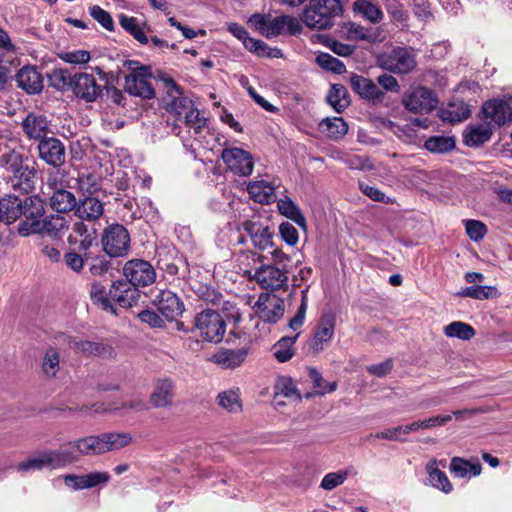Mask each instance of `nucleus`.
Listing matches in <instances>:
<instances>
[{
	"label": "nucleus",
	"mask_w": 512,
	"mask_h": 512,
	"mask_svg": "<svg viewBox=\"0 0 512 512\" xmlns=\"http://www.w3.org/2000/svg\"><path fill=\"white\" fill-rule=\"evenodd\" d=\"M269 254L271 255V262L264 263L267 259L266 255L249 252L254 263H262L255 269L254 275L251 278L263 289L272 291L285 290L288 288L289 274L292 269L291 257L280 248H274L269 251Z\"/></svg>",
	"instance_id": "obj_1"
},
{
	"label": "nucleus",
	"mask_w": 512,
	"mask_h": 512,
	"mask_svg": "<svg viewBox=\"0 0 512 512\" xmlns=\"http://www.w3.org/2000/svg\"><path fill=\"white\" fill-rule=\"evenodd\" d=\"M132 442L129 433L105 432L97 435H88L70 441L63 445L64 452L71 454V464L79 461L81 457H91L105 454L109 451L119 450Z\"/></svg>",
	"instance_id": "obj_2"
},
{
	"label": "nucleus",
	"mask_w": 512,
	"mask_h": 512,
	"mask_svg": "<svg viewBox=\"0 0 512 512\" xmlns=\"http://www.w3.org/2000/svg\"><path fill=\"white\" fill-rule=\"evenodd\" d=\"M344 2L345 0H309L301 20L312 29H329L334 25L335 19L342 15Z\"/></svg>",
	"instance_id": "obj_3"
},
{
	"label": "nucleus",
	"mask_w": 512,
	"mask_h": 512,
	"mask_svg": "<svg viewBox=\"0 0 512 512\" xmlns=\"http://www.w3.org/2000/svg\"><path fill=\"white\" fill-rule=\"evenodd\" d=\"M124 67L130 71L125 77V91L143 99L154 98L155 91L148 81L152 76L150 67L133 60L125 61Z\"/></svg>",
	"instance_id": "obj_4"
},
{
	"label": "nucleus",
	"mask_w": 512,
	"mask_h": 512,
	"mask_svg": "<svg viewBox=\"0 0 512 512\" xmlns=\"http://www.w3.org/2000/svg\"><path fill=\"white\" fill-rule=\"evenodd\" d=\"M73 457L64 452L63 447L56 450H43L29 457L16 466L19 472L40 471L44 468L50 470L64 468L71 464Z\"/></svg>",
	"instance_id": "obj_5"
},
{
	"label": "nucleus",
	"mask_w": 512,
	"mask_h": 512,
	"mask_svg": "<svg viewBox=\"0 0 512 512\" xmlns=\"http://www.w3.org/2000/svg\"><path fill=\"white\" fill-rule=\"evenodd\" d=\"M101 244L109 257H124L130 250V234L122 224L108 225L102 233Z\"/></svg>",
	"instance_id": "obj_6"
},
{
	"label": "nucleus",
	"mask_w": 512,
	"mask_h": 512,
	"mask_svg": "<svg viewBox=\"0 0 512 512\" xmlns=\"http://www.w3.org/2000/svg\"><path fill=\"white\" fill-rule=\"evenodd\" d=\"M402 104L409 112L427 114L437 107L438 98L428 87L412 86L404 93Z\"/></svg>",
	"instance_id": "obj_7"
},
{
	"label": "nucleus",
	"mask_w": 512,
	"mask_h": 512,
	"mask_svg": "<svg viewBox=\"0 0 512 512\" xmlns=\"http://www.w3.org/2000/svg\"><path fill=\"white\" fill-rule=\"evenodd\" d=\"M194 327L207 342L219 343L226 331L222 316L214 310H204L196 315Z\"/></svg>",
	"instance_id": "obj_8"
},
{
	"label": "nucleus",
	"mask_w": 512,
	"mask_h": 512,
	"mask_svg": "<svg viewBox=\"0 0 512 512\" xmlns=\"http://www.w3.org/2000/svg\"><path fill=\"white\" fill-rule=\"evenodd\" d=\"M379 63L384 69L396 74H407L413 71L417 65L414 50L408 47L394 48L389 53L382 55Z\"/></svg>",
	"instance_id": "obj_9"
},
{
	"label": "nucleus",
	"mask_w": 512,
	"mask_h": 512,
	"mask_svg": "<svg viewBox=\"0 0 512 512\" xmlns=\"http://www.w3.org/2000/svg\"><path fill=\"white\" fill-rule=\"evenodd\" d=\"M238 230L246 233L255 249L265 251L275 248L274 229L267 223L260 220H245L239 224Z\"/></svg>",
	"instance_id": "obj_10"
},
{
	"label": "nucleus",
	"mask_w": 512,
	"mask_h": 512,
	"mask_svg": "<svg viewBox=\"0 0 512 512\" xmlns=\"http://www.w3.org/2000/svg\"><path fill=\"white\" fill-rule=\"evenodd\" d=\"M253 309L261 321L275 324L284 316V299L272 293H261Z\"/></svg>",
	"instance_id": "obj_11"
},
{
	"label": "nucleus",
	"mask_w": 512,
	"mask_h": 512,
	"mask_svg": "<svg viewBox=\"0 0 512 512\" xmlns=\"http://www.w3.org/2000/svg\"><path fill=\"white\" fill-rule=\"evenodd\" d=\"M227 30L240 40L247 50L259 57L281 58L283 56L280 49L271 48L264 41L250 37L248 31L238 23H229Z\"/></svg>",
	"instance_id": "obj_12"
},
{
	"label": "nucleus",
	"mask_w": 512,
	"mask_h": 512,
	"mask_svg": "<svg viewBox=\"0 0 512 512\" xmlns=\"http://www.w3.org/2000/svg\"><path fill=\"white\" fill-rule=\"evenodd\" d=\"M21 216L23 220L18 224V232L22 236H28L30 234H36V231H32V223L42 222L45 213L44 202L37 196L32 195L22 200L21 205Z\"/></svg>",
	"instance_id": "obj_13"
},
{
	"label": "nucleus",
	"mask_w": 512,
	"mask_h": 512,
	"mask_svg": "<svg viewBox=\"0 0 512 512\" xmlns=\"http://www.w3.org/2000/svg\"><path fill=\"white\" fill-rule=\"evenodd\" d=\"M38 158L46 165L60 169L66 162V148L57 137L48 136L37 142Z\"/></svg>",
	"instance_id": "obj_14"
},
{
	"label": "nucleus",
	"mask_w": 512,
	"mask_h": 512,
	"mask_svg": "<svg viewBox=\"0 0 512 512\" xmlns=\"http://www.w3.org/2000/svg\"><path fill=\"white\" fill-rule=\"evenodd\" d=\"M123 274L136 288L149 286L156 280L154 267L143 259L127 261L123 267Z\"/></svg>",
	"instance_id": "obj_15"
},
{
	"label": "nucleus",
	"mask_w": 512,
	"mask_h": 512,
	"mask_svg": "<svg viewBox=\"0 0 512 512\" xmlns=\"http://www.w3.org/2000/svg\"><path fill=\"white\" fill-rule=\"evenodd\" d=\"M51 120L43 113L29 112L20 123L22 132L28 140L41 141L52 134Z\"/></svg>",
	"instance_id": "obj_16"
},
{
	"label": "nucleus",
	"mask_w": 512,
	"mask_h": 512,
	"mask_svg": "<svg viewBox=\"0 0 512 512\" xmlns=\"http://www.w3.org/2000/svg\"><path fill=\"white\" fill-rule=\"evenodd\" d=\"M221 158L228 169L240 176H249L254 167V159L250 152L241 148H225L222 151Z\"/></svg>",
	"instance_id": "obj_17"
},
{
	"label": "nucleus",
	"mask_w": 512,
	"mask_h": 512,
	"mask_svg": "<svg viewBox=\"0 0 512 512\" xmlns=\"http://www.w3.org/2000/svg\"><path fill=\"white\" fill-rule=\"evenodd\" d=\"M158 78L164 83L171 101L167 103L166 110L180 117L193 106L192 100L183 95L181 87L167 74L160 73Z\"/></svg>",
	"instance_id": "obj_18"
},
{
	"label": "nucleus",
	"mask_w": 512,
	"mask_h": 512,
	"mask_svg": "<svg viewBox=\"0 0 512 512\" xmlns=\"http://www.w3.org/2000/svg\"><path fill=\"white\" fill-rule=\"evenodd\" d=\"M73 94L86 101L94 102L102 94V87L97 84L93 75L88 73H76L70 89Z\"/></svg>",
	"instance_id": "obj_19"
},
{
	"label": "nucleus",
	"mask_w": 512,
	"mask_h": 512,
	"mask_svg": "<svg viewBox=\"0 0 512 512\" xmlns=\"http://www.w3.org/2000/svg\"><path fill=\"white\" fill-rule=\"evenodd\" d=\"M109 297L123 308H130L137 304L140 293L126 278L114 281L109 289Z\"/></svg>",
	"instance_id": "obj_20"
},
{
	"label": "nucleus",
	"mask_w": 512,
	"mask_h": 512,
	"mask_svg": "<svg viewBox=\"0 0 512 512\" xmlns=\"http://www.w3.org/2000/svg\"><path fill=\"white\" fill-rule=\"evenodd\" d=\"M482 112L498 126L505 125L512 121V97L489 100L484 103Z\"/></svg>",
	"instance_id": "obj_21"
},
{
	"label": "nucleus",
	"mask_w": 512,
	"mask_h": 512,
	"mask_svg": "<svg viewBox=\"0 0 512 512\" xmlns=\"http://www.w3.org/2000/svg\"><path fill=\"white\" fill-rule=\"evenodd\" d=\"M5 177L7 185L13 191L28 194L35 188L36 170L34 167L23 164Z\"/></svg>",
	"instance_id": "obj_22"
},
{
	"label": "nucleus",
	"mask_w": 512,
	"mask_h": 512,
	"mask_svg": "<svg viewBox=\"0 0 512 512\" xmlns=\"http://www.w3.org/2000/svg\"><path fill=\"white\" fill-rule=\"evenodd\" d=\"M336 317L332 313L323 314L316 326L314 336L309 344L315 354L324 349V345L329 343L335 330Z\"/></svg>",
	"instance_id": "obj_23"
},
{
	"label": "nucleus",
	"mask_w": 512,
	"mask_h": 512,
	"mask_svg": "<svg viewBox=\"0 0 512 512\" xmlns=\"http://www.w3.org/2000/svg\"><path fill=\"white\" fill-rule=\"evenodd\" d=\"M175 382L171 378H158L153 385L149 401L154 408H167L173 404Z\"/></svg>",
	"instance_id": "obj_24"
},
{
	"label": "nucleus",
	"mask_w": 512,
	"mask_h": 512,
	"mask_svg": "<svg viewBox=\"0 0 512 512\" xmlns=\"http://www.w3.org/2000/svg\"><path fill=\"white\" fill-rule=\"evenodd\" d=\"M351 89L362 99L373 104L381 103L384 99V92L379 89L376 83L364 76L352 73L349 79Z\"/></svg>",
	"instance_id": "obj_25"
},
{
	"label": "nucleus",
	"mask_w": 512,
	"mask_h": 512,
	"mask_svg": "<svg viewBox=\"0 0 512 512\" xmlns=\"http://www.w3.org/2000/svg\"><path fill=\"white\" fill-rule=\"evenodd\" d=\"M96 234L97 229L94 224L86 223L85 220L78 219L73 223L67 241L70 246L76 245V236L84 235V238L81 239L80 242V252H82L84 256H89V250L96 242Z\"/></svg>",
	"instance_id": "obj_26"
},
{
	"label": "nucleus",
	"mask_w": 512,
	"mask_h": 512,
	"mask_svg": "<svg viewBox=\"0 0 512 512\" xmlns=\"http://www.w3.org/2000/svg\"><path fill=\"white\" fill-rule=\"evenodd\" d=\"M157 310L168 320H175L184 311L180 298L169 290L160 291L155 299Z\"/></svg>",
	"instance_id": "obj_27"
},
{
	"label": "nucleus",
	"mask_w": 512,
	"mask_h": 512,
	"mask_svg": "<svg viewBox=\"0 0 512 512\" xmlns=\"http://www.w3.org/2000/svg\"><path fill=\"white\" fill-rule=\"evenodd\" d=\"M302 30V26L297 18L289 15H282L271 18L269 15L267 30L265 33V37L270 39L285 32H288L291 35H295L300 33Z\"/></svg>",
	"instance_id": "obj_28"
},
{
	"label": "nucleus",
	"mask_w": 512,
	"mask_h": 512,
	"mask_svg": "<svg viewBox=\"0 0 512 512\" xmlns=\"http://www.w3.org/2000/svg\"><path fill=\"white\" fill-rule=\"evenodd\" d=\"M69 347L87 357L98 356L104 359L114 357V350L112 346L101 342L71 338L69 340Z\"/></svg>",
	"instance_id": "obj_29"
},
{
	"label": "nucleus",
	"mask_w": 512,
	"mask_h": 512,
	"mask_svg": "<svg viewBox=\"0 0 512 512\" xmlns=\"http://www.w3.org/2000/svg\"><path fill=\"white\" fill-rule=\"evenodd\" d=\"M104 213V204L99 196H83L77 200L75 215L87 222L98 220Z\"/></svg>",
	"instance_id": "obj_30"
},
{
	"label": "nucleus",
	"mask_w": 512,
	"mask_h": 512,
	"mask_svg": "<svg viewBox=\"0 0 512 512\" xmlns=\"http://www.w3.org/2000/svg\"><path fill=\"white\" fill-rule=\"evenodd\" d=\"M32 231L47 235L51 238H61L68 230V221L64 216L51 215L43 219L42 222H34L31 226Z\"/></svg>",
	"instance_id": "obj_31"
},
{
	"label": "nucleus",
	"mask_w": 512,
	"mask_h": 512,
	"mask_svg": "<svg viewBox=\"0 0 512 512\" xmlns=\"http://www.w3.org/2000/svg\"><path fill=\"white\" fill-rule=\"evenodd\" d=\"M16 82L27 94H38L43 89L42 76L35 67H22L16 74Z\"/></svg>",
	"instance_id": "obj_32"
},
{
	"label": "nucleus",
	"mask_w": 512,
	"mask_h": 512,
	"mask_svg": "<svg viewBox=\"0 0 512 512\" xmlns=\"http://www.w3.org/2000/svg\"><path fill=\"white\" fill-rule=\"evenodd\" d=\"M492 125L490 122L469 125L463 132V142L469 147H478L490 140Z\"/></svg>",
	"instance_id": "obj_33"
},
{
	"label": "nucleus",
	"mask_w": 512,
	"mask_h": 512,
	"mask_svg": "<svg viewBox=\"0 0 512 512\" xmlns=\"http://www.w3.org/2000/svg\"><path fill=\"white\" fill-rule=\"evenodd\" d=\"M49 205L52 210L58 213H69L75 211L77 198L73 192L64 188H54L49 196Z\"/></svg>",
	"instance_id": "obj_34"
},
{
	"label": "nucleus",
	"mask_w": 512,
	"mask_h": 512,
	"mask_svg": "<svg viewBox=\"0 0 512 512\" xmlns=\"http://www.w3.org/2000/svg\"><path fill=\"white\" fill-rule=\"evenodd\" d=\"M247 348L225 349L213 355V361L226 369L239 367L247 358Z\"/></svg>",
	"instance_id": "obj_35"
},
{
	"label": "nucleus",
	"mask_w": 512,
	"mask_h": 512,
	"mask_svg": "<svg viewBox=\"0 0 512 512\" xmlns=\"http://www.w3.org/2000/svg\"><path fill=\"white\" fill-rule=\"evenodd\" d=\"M247 191L250 197L260 204H270L276 199L274 186L265 180L249 182Z\"/></svg>",
	"instance_id": "obj_36"
},
{
	"label": "nucleus",
	"mask_w": 512,
	"mask_h": 512,
	"mask_svg": "<svg viewBox=\"0 0 512 512\" xmlns=\"http://www.w3.org/2000/svg\"><path fill=\"white\" fill-rule=\"evenodd\" d=\"M13 143L0 144V168L9 175L23 165V154L12 147Z\"/></svg>",
	"instance_id": "obj_37"
},
{
	"label": "nucleus",
	"mask_w": 512,
	"mask_h": 512,
	"mask_svg": "<svg viewBox=\"0 0 512 512\" xmlns=\"http://www.w3.org/2000/svg\"><path fill=\"white\" fill-rule=\"evenodd\" d=\"M22 200L14 195L0 199V221L11 224L21 217Z\"/></svg>",
	"instance_id": "obj_38"
},
{
	"label": "nucleus",
	"mask_w": 512,
	"mask_h": 512,
	"mask_svg": "<svg viewBox=\"0 0 512 512\" xmlns=\"http://www.w3.org/2000/svg\"><path fill=\"white\" fill-rule=\"evenodd\" d=\"M274 402L277 406L284 405L278 401L279 397H285L295 401H301V395L297 390L294 381L289 377H281L275 384Z\"/></svg>",
	"instance_id": "obj_39"
},
{
	"label": "nucleus",
	"mask_w": 512,
	"mask_h": 512,
	"mask_svg": "<svg viewBox=\"0 0 512 512\" xmlns=\"http://www.w3.org/2000/svg\"><path fill=\"white\" fill-rule=\"evenodd\" d=\"M470 116V110L464 102L450 103L447 108L439 110V117L444 122L459 123Z\"/></svg>",
	"instance_id": "obj_40"
},
{
	"label": "nucleus",
	"mask_w": 512,
	"mask_h": 512,
	"mask_svg": "<svg viewBox=\"0 0 512 512\" xmlns=\"http://www.w3.org/2000/svg\"><path fill=\"white\" fill-rule=\"evenodd\" d=\"M482 467L480 463H471L460 457H454L450 463L451 473L458 478L477 476L481 473Z\"/></svg>",
	"instance_id": "obj_41"
},
{
	"label": "nucleus",
	"mask_w": 512,
	"mask_h": 512,
	"mask_svg": "<svg viewBox=\"0 0 512 512\" xmlns=\"http://www.w3.org/2000/svg\"><path fill=\"white\" fill-rule=\"evenodd\" d=\"M299 336H285L278 340L272 347L274 357L281 363L289 361L295 354L294 344Z\"/></svg>",
	"instance_id": "obj_42"
},
{
	"label": "nucleus",
	"mask_w": 512,
	"mask_h": 512,
	"mask_svg": "<svg viewBox=\"0 0 512 512\" xmlns=\"http://www.w3.org/2000/svg\"><path fill=\"white\" fill-rule=\"evenodd\" d=\"M327 101L337 113H341L350 105V96L343 85L333 84L327 95Z\"/></svg>",
	"instance_id": "obj_43"
},
{
	"label": "nucleus",
	"mask_w": 512,
	"mask_h": 512,
	"mask_svg": "<svg viewBox=\"0 0 512 512\" xmlns=\"http://www.w3.org/2000/svg\"><path fill=\"white\" fill-rule=\"evenodd\" d=\"M319 127L331 139H340L348 132V125L341 117L323 119Z\"/></svg>",
	"instance_id": "obj_44"
},
{
	"label": "nucleus",
	"mask_w": 512,
	"mask_h": 512,
	"mask_svg": "<svg viewBox=\"0 0 512 512\" xmlns=\"http://www.w3.org/2000/svg\"><path fill=\"white\" fill-rule=\"evenodd\" d=\"M119 23L121 27L133 36L139 43L146 45L149 43V37L144 29L140 26L139 21L135 17L120 14Z\"/></svg>",
	"instance_id": "obj_45"
},
{
	"label": "nucleus",
	"mask_w": 512,
	"mask_h": 512,
	"mask_svg": "<svg viewBox=\"0 0 512 512\" xmlns=\"http://www.w3.org/2000/svg\"><path fill=\"white\" fill-rule=\"evenodd\" d=\"M353 10L374 24L379 23L383 18L382 10L368 0H356L353 3Z\"/></svg>",
	"instance_id": "obj_46"
},
{
	"label": "nucleus",
	"mask_w": 512,
	"mask_h": 512,
	"mask_svg": "<svg viewBox=\"0 0 512 512\" xmlns=\"http://www.w3.org/2000/svg\"><path fill=\"white\" fill-rule=\"evenodd\" d=\"M60 369V353L55 347H48L43 355L41 370L45 377L53 378Z\"/></svg>",
	"instance_id": "obj_47"
},
{
	"label": "nucleus",
	"mask_w": 512,
	"mask_h": 512,
	"mask_svg": "<svg viewBox=\"0 0 512 512\" xmlns=\"http://www.w3.org/2000/svg\"><path fill=\"white\" fill-rule=\"evenodd\" d=\"M217 404L229 413H239L242 411V402L239 390H226L218 394Z\"/></svg>",
	"instance_id": "obj_48"
},
{
	"label": "nucleus",
	"mask_w": 512,
	"mask_h": 512,
	"mask_svg": "<svg viewBox=\"0 0 512 512\" xmlns=\"http://www.w3.org/2000/svg\"><path fill=\"white\" fill-rule=\"evenodd\" d=\"M280 213L293 220L298 226L306 227V219L299 207L288 197L280 199L277 203Z\"/></svg>",
	"instance_id": "obj_49"
},
{
	"label": "nucleus",
	"mask_w": 512,
	"mask_h": 512,
	"mask_svg": "<svg viewBox=\"0 0 512 512\" xmlns=\"http://www.w3.org/2000/svg\"><path fill=\"white\" fill-rule=\"evenodd\" d=\"M92 301L98 304L103 310L116 314V309L111 303L109 293H106L105 287L100 282H93L90 290Z\"/></svg>",
	"instance_id": "obj_50"
},
{
	"label": "nucleus",
	"mask_w": 512,
	"mask_h": 512,
	"mask_svg": "<svg viewBox=\"0 0 512 512\" xmlns=\"http://www.w3.org/2000/svg\"><path fill=\"white\" fill-rule=\"evenodd\" d=\"M455 146V138L451 136H432L424 143V147L432 153H446L453 150Z\"/></svg>",
	"instance_id": "obj_51"
},
{
	"label": "nucleus",
	"mask_w": 512,
	"mask_h": 512,
	"mask_svg": "<svg viewBox=\"0 0 512 512\" xmlns=\"http://www.w3.org/2000/svg\"><path fill=\"white\" fill-rule=\"evenodd\" d=\"M444 334L447 337L470 340L475 335L474 328L464 322L454 321L444 327Z\"/></svg>",
	"instance_id": "obj_52"
},
{
	"label": "nucleus",
	"mask_w": 512,
	"mask_h": 512,
	"mask_svg": "<svg viewBox=\"0 0 512 512\" xmlns=\"http://www.w3.org/2000/svg\"><path fill=\"white\" fill-rule=\"evenodd\" d=\"M50 85L58 91H69L72 86L73 76L67 69H55L49 75Z\"/></svg>",
	"instance_id": "obj_53"
},
{
	"label": "nucleus",
	"mask_w": 512,
	"mask_h": 512,
	"mask_svg": "<svg viewBox=\"0 0 512 512\" xmlns=\"http://www.w3.org/2000/svg\"><path fill=\"white\" fill-rule=\"evenodd\" d=\"M78 190L83 196H96L98 195L100 188L97 178L93 174H82L77 178Z\"/></svg>",
	"instance_id": "obj_54"
},
{
	"label": "nucleus",
	"mask_w": 512,
	"mask_h": 512,
	"mask_svg": "<svg viewBox=\"0 0 512 512\" xmlns=\"http://www.w3.org/2000/svg\"><path fill=\"white\" fill-rule=\"evenodd\" d=\"M308 376L311 379L314 387L319 389L317 394L321 396L334 392L337 389V382H327L316 368H309Z\"/></svg>",
	"instance_id": "obj_55"
},
{
	"label": "nucleus",
	"mask_w": 512,
	"mask_h": 512,
	"mask_svg": "<svg viewBox=\"0 0 512 512\" xmlns=\"http://www.w3.org/2000/svg\"><path fill=\"white\" fill-rule=\"evenodd\" d=\"M427 469L429 472V480L435 488L445 493H450L453 490L451 482L443 471L430 465H428Z\"/></svg>",
	"instance_id": "obj_56"
},
{
	"label": "nucleus",
	"mask_w": 512,
	"mask_h": 512,
	"mask_svg": "<svg viewBox=\"0 0 512 512\" xmlns=\"http://www.w3.org/2000/svg\"><path fill=\"white\" fill-rule=\"evenodd\" d=\"M316 63L321 68L333 73L342 74L346 71L344 63L329 53H320L316 57Z\"/></svg>",
	"instance_id": "obj_57"
},
{
	"label": "nucleus",
	"mask_w": 512,
	"mask_h": 512,
	"mask_svg": "<svg viewBox=\"0 0 512 512\" xmlns=\"http://www.w3.org/2000/svg\"><path fill=\"white\" fill-rule=\"evenodd\" d=\"M84 256L82 252H79L77 248H70L63 256L65 265L72 271L79 273L84 267Z\"/></svg>",
	"instance_id": "obj_58"
},
{
	"label": "nucleus",
	"mask_w": 512,
	"mask_h": 512,
	"mask_svg": "<svg viewBox=\"0 0 512 512\" xmlns=\"http://www.w3.org/2000/svg\"><path fill=\"white\" fill-rule=\"evenodd\" d=\"M184 120L186 126L192 128L195 134H200L202 129L206 126V119L200 115L198 109L192 106L185 112Z\"/></svg>",
	"instance_id": "obj_59"
},
{
	"label": "nucleus",
	"mask_w": 512,
	"mask_h": 512,
	"mask_svg": "<svg viewBox=\"0 0 512 512\" xmlns=\"http://www.w3.org/2000/svg\"><path fill=\"white\" fill-rule=\"evenodd\" d=\"M90 16L97 21L104 29L108 31L114 30V22L109 12L98 5L89 8Z\"/></svg>",
	"instance_id": "obj_60"
},
{
	"label": "nucleus",
	"mask_w": 512,
	"mask_h": 512,
	"mask_svg": "<svg viewBox=\"0 0 512 512\" xmlns=\"http://www.w3.org/2000/svg\"><path fill=\"white\" fill-rule=\"evenodd\" d=\"M466 234L472 241H480L482 240L486 233H487V227L486 225L478 220H465L464 221Z\"/></svg>",
	"instance_id": "obj_61"
},
{
	"label": "nucleus",
	"mask_w": 512,
	"mask_h": 512,
	"mask_svg": "<svg viewBox=\"0 0 512 512\" xmlns=\"http://www.w3.org/2000/svg\"><path fill=\"white\" fill-rule=\"evenodd\" d=\"M307 293H308V288H306L305 290L302 291L300 306L298 307V310H297L295 316L289 320L288 325L294 331L299 329L304 323L306 311L308 308Z\"/></svg>",
	"instance_id": "obj_62"
},
{
	"label": "nucleus",
	"mask_w": 512,
	"mask_h": 512,
	"mask_svg": "<svg viewBox=\"0 0 512 512\" xmlns=\"http://www.w3.org/2000/svg\"><path fill=\"white\" fill-rule=\"evenodd\" d=\"M368 30L359 24L352 22L343 23L341 33L349 40H367Z\"/></svg>",
	"instance_id": "obj_63"
},
{
	"label": "nucleus",
	"mask_w": 512,
	"mask_h": 512,
	"mask_svg": "<svg viewBox=\"0 0 512 512\" xmlns=\"http://www.w3.org/2000/svg\"><path fill=\"white\" fill-rule=\"evenodd\" d=\"M59 58L66 63L80 65L88 63L91 55L87 50H74L60 53Z\"/></svg>",
	"instance_id": "obj_64"
}]
</instances>
